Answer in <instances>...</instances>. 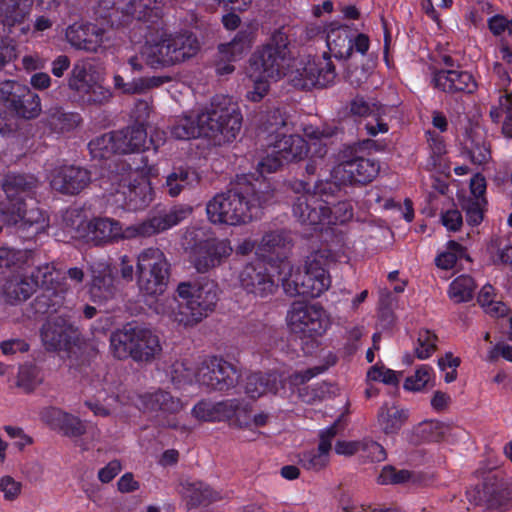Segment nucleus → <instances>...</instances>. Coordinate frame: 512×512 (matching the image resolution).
<instances>
[{
  "mask_svg": "<svg viewBox=\"0 0 512 512\" xmlns=\"http://www.w3.org/2000/svg\"><path fill=\"white\" fill-rule=\"evenodd\" d=\"M30 276L32 280H36L37 288L59 290V272L51 264L45 263L35 267Z\"/></svg>",
  "mask_w": 512,
  "mask_h": 512,
  "instance_id": "8fccbe9b",
  "label": "nucleus"
},
{
  "mask_svg": "<svg viewBox=\"0 0 512 512\" xmlns=\"http://www.w3.org/2000/svg\"><path fill=\"white\" fill-rule=\"evenodd\" d=\"M437 335L428 330L421 329L418 332L417 344L415 346V354L418 359H428L436 350Z\"/></svg>",
  "mask_w": 512,
  "mask_h": 512,
  "instance_id": "6e6d98bb",
  "label": "nucleus"
},
{
  "mask_svg": "<svg viewBox=\"0 0 512 512\" xmlns=\"http://www.w3.org/2000/svg\"><path fill=\"white\" fill-rule=\"evenodd\" d=\"M63 296L60 290L46 289L42 290L32 302V308L36 314L56 313L61 307Z\"/></svg>",
  "mask_w": 512,
  "mask_h": 512,
  "instance_id": "de8ad7c7",
  "label": "nucleus"
},
{
  "mask_svg": "<svg viewBox=\"0 0 512 512\" xmlns=\"http://www.w3.org/2000/svg\"><path fill=\"white\" fill-rule=\"evenodd\" d=\"M243 117L228 96H215L209 107L200 113L177 117L171 126V135L178 140L197 137L210 138L217 145L233 142L242 127Z\"/></svg>",
  "mask_w": 512,
  "mask_h": 512,
  "instance_id": "f03ea898",
  "label": "nucleus"
},
{
  "mask_svg": "<svg viewBox=\"0 0 512 512\" xmlns=\"http://www.w3.org/2000/svg\"><path fill=\"white\" fill-rule=\"evenodd\" d=\"M58 431L67 437L77 438L85 434L86 426L78 417L67 413Z\"/></svg>",
  "mask_w": 512,
  "mask_h": 512,
  "instance_id": "0e129e2a",
  "label": "nucleus"
},
{
  "mask_svg": "<svg viewBox=\"0 0 512 512\" xmlns=\"http://www.w3.org/2000/svg\"><path fill=\"white\" fill-rule=\"evenodd\" d=\"M113 6L121 11L124 22L134 18L158 26L163 17L162 0H116Z\"/></svg>",
  "mask_w": 512,
  "mask_h": 512,
  "instance_id": "bb28decb",
  "label": "nucleus"
},
{
  "mask_svg": "<svg viewBox=\"0 0 512 512\" xmlns=\"http://www.w3.org/2000/svg\"><path fill=\"white\" fill-rule=\"evenodd\" d=\"M324 252L319 251L313 260L306 263L303 274L296 275L292 280L282 278L284 290L288 295L317 298L330 287V277L318 259L324 257Z\"/></svg>",
  "mask_w": 512,
  "mask_h": 512,
  "instance_id": "2eb2a0df",
  "label": "nucleus"
},
{
  "mask_svg": "<svg viewBox=\"0 0 512 512\" xmlns=\"http://www.w3.org/2000/svg\"><path fill=\"white\" fill-rule=\"evenodd\" d=\"M82 121L80 113L54 105L43 112L39 125L44 133L61 136L76 130Z\"/></svg>",
  "mask_w": 512,
  "mask_h": 512,
  "instance_id": "393cba45",
  "label": "nucleus"
},
{
  "mask_svg": "<svg viewBox=\"0 0 512 512\" xmlns=\"http://www.w3.org/2000/svg\"><path fill=\"white\" fill-rule=\"evenodd\" d=\"M41 381L39 369L35 365H24L19 368L17 386L25 392L30 393L34 391Z\"/></svg>",
  "mask_w": 512,
  "mask_h": 512,
  "instance_id": "13d9d810",
  "label": "nucleus"
},
{
  "mask_svg": "<svg viewBox=\"0 0 512 512\" xmlns=\"http://www.w3.org/2000/svg\"><path fill=\"white\" fill-rule=\"evenodd\" d=\"M136 406L144 413L154 414L158 418V424L170 428H177L178 423L174 417L181 410V401L172 396L168 391L158 389L154 392H146L137 397Z\"/></svg>",
  "mask_w": 512,
  "mask_h": 512,
  "instance_id": "6ab92c4d",
  "label": "nucleus"
},
{
  "mask_svg": "<svg viewBox=\"0 0 512 512\" xmlns=\"http://www.w3.org/2000/svg\"><path fill=\"white\" fill-rule=\"evenodd\" d=\"M287 324L301 340L304 354H310L317 347V339L329 326V319L323 307L306 302H293L287 313Z\"/></svg>",
  "mask_w": 512,
  "mask_h": 512,
  "instance_id": "9d476101",
  "label": "nucleus"
},
{
  "mask_svg": "<svg viewBox=\"0 0 512 512\" xmlns=\"http://www.w3.org/2000/svg\"><path fill=\"white\" fill-rule=\"evenodd\" d=\"M408 419V411L396 406H382L378 412V423L385 434H397Z\"/></svg>",
  "mask_w": 512,
  "mask_h": 512,
  "instance_id": "37998d69",
  "label": "nucleus"
},
{
  "mask_svg": "<svg viewBox=\"0 0 512 512\" xmlns=\"http://www.w3.org/2000/svg\"><path fill=\"white\" fill-rule=\"evenodd\" d=\"M193 212L188 204H175L169 208L157 205L143 221L122 227L120 221L109 217L82 220L76 227L79 238L95 247H104L123 239L147 238L179 225Z\"/></svg>",
  "mask_w": 512,
  "mask_h": 512,
  "instance_id": "f257e3e1",
  "label": "nucleus"
},
{
  "mask_svg": "<svg viewBox=\"0 0 512 512\" xmlns=\"http://www.w3.org/2000/svg\"><path fill=\"white\" fill-rule=\"evenodd\" d=\"M177 295L185 303H177L172 299L173 308L170 318L173 322L184 327H193L200 323L215 309L218 301V284L207 277H201L194 282H181L176 289Z\"/></svg>",
  "mask_w": 512,
  "mask_h": 512,
  "instance_id": "6e6552de",
  "label": "nucleus"
},
{
  "mask_svg": "<svg viewBox=\"0 0 512 512\" xmlns=\"http://www.w3.org/2000/svg\"><path fill=\"white\" fill-rule=\"evenodd\" d=\"M330 461V454L321 451L320 448L301 452L298 455L299 465L308 471L319 472L327 467Z\"/></svg>",
  "mask_w": 512,
  "mask_h": 512,
  "instance_id": "3c124183",
  "label": "nucleus"
},
{
  "mask_svg": "<svg viewBox=\"0 0 512 512\" xmlns=\"http://www.w3.org/2000/svg\"><path fill=\"white\" fill-rule=\"evenodd\" d=\"M41 340L48 351H70L78 340L79 332L67 314L52 315L40 330Z\"/></svg>",
  "mask_w": 512,
  "mask_h": 512,
  "instance_id": "a211bd4d",
  "label": "nucleus"
},
{
  "mask_svg": "<svg viewBox=\"0 0 512 512\" xmlns=\"http://www.w3.org/2000/svg\"><path fill=\"white\" fill-rule=\"evenodd\" d=\"M476 284L470 275L462 274L449 285V298L455 303L469 302L474 297Z\"/></svg>",
  "mask_w": 512,
  "mask_h": 512,
  "instance_id": "a18cd8bd",
  "label": "nucleus"
},
{
  "mask_svg": "<svg viewBox=\"0 0 512 512\" xmlns=\"http://www.w3.org/2000/svg\"><path fill=\"white\" fill-rule=\"evenodd\" d=\"M116 131L95 137L88 143V149L93 159L107 160L114 154H121Z\"/></svg>",
  "mask_w": 512,
  "mask_h": 512,
  "instance_id": "a19ab883",
  "label": "nucleus"
},
{
  "mask_svg": "<svg viewBox=\"0 0 512 512\" xmlns=\"http://www.w3.org/2000/svg\"><path fill=\"white\" fill-rule=\"evenodd\" d=\"M272 197L273 188L269 183L259 182L258 179L253 182L248 175L238 176L226 192L216 194L207 203V216L214 224H246Z\"/></svg>",
  "mask_w": 512,
  "mask_h": 512,
  "instance_id": "7ed1b4c3",
  "label": "nucleus"
},
{
  "mask_svg": "<svg viewBox=\"0 0 512 512\" xmlns=\"http://www.w3.org/2000/svg\"><path fill=\"white\" fill-rule=\"evenodd\" d=\"M82 96L83 102L87 105L100 106L107 103L112 97V92L109 88L104 87L98 82V78L89 84V87L79 93Z\"/></svg>",
  "mask_w": 512,
  "mask_h": 512,
  "instance_id": "603ef678",
  "label": "nucleus"
},
{
  "mask_svg": "<svg viewBox=\"0 0 512 512\" xmlns=\"http://www.w3.org/2000/svg\"><path fill=\"white\" fill-rule=\"evenodd\" d=\"M117 140L119 141L121 154L136 153L137 154L133 161H138L139 164L132 167L129 165L130 170L139 171L141 174H148L151 172L153 164L150 163L149 157L144 154L149 147H146L147 143V130L143 123H135L124 129L116 131Z\"/></svg>",
  "mask_w": 512,
  "mask_h": 512,
  "instance_id": "aec40b11",
  "label": "nucleus"
},
{
  "mask_svg": "<svg viewBox=\"0 0 512 512\" xmlns=\"http://www.w3.org/2000/svg\"><path fill=\"white\" fill-rule=\"evenodd\" d=\"M37 179L32 175L8 174L2 189L6 195L1 212L9 224L17 226L20 237L34 239L48 227V220L33 198Z\"/></svg>",
  "mask_w": 512,
  "mask_h": 512,
  "instance_id": "20e7f679",
  "label": "nucleus"
},
{
  "mask_svg": "<svg viewBox=\"0 0 512 512\" xmlns=\"http://www.w3.org/2000/svg\"><path fill=\"white\" fill-rule=\"evenodd\" d=\"M288 125V117L280 108L269 109L260 118V130L267 134V142L289 131Z\"/></svg>",
  "mask_w": 512,
  "mask_h": 512,
  "instance_id": "79ce46f5",
  "label": "nucleus"
},
{
  "mask_svg": "<svg viewBox=\"0 0 512 512\" xmlns=\"http://www.w3.org/2000/svg\"><path fill=\"white\" fill-rule=\"evenodd\" d=\"M186 497L188 498L189 506L197 507L216 501L218 499V493L215 492L208 484L197 481L187 484Z\"/></svg>",
  "mask_w": 512,
  "mask_h": 512,
  "instance_id": "49530a36",
  "label": "nucleus"
},
{
  "mask_svg": "<svg viewBox=\"0 0 512 512\" xmlns=\"http://www.w3.org/2000/svg\"><path fill=\"white\" fill-rule=\"evenodd\" d=\"M426 137L430 150L429 165L436 168L441 165L443 156L447 152L446 144L444 138L434 131H427Z\"/></svg>",
  "mask_w": 512,
  "mask_h": 512,
  "instance_id": "4d7b16f0",
  "label": "nucleus"
},
{
  "mask_svg": "<svg viewBox=\"0 0 512 512\" xmlns=\"http://www.w3.org/2000/svg\"><path fill=\"white\" fill-rule=\"evenodd\" d=\"M278 268V265L257 257L248 262L241 270L240 285L248 294L266 298L278 289L279 279H275V272Z\"/></svg>",
  "mask_w": 512,
  "mask_h": 512,
  "instance_id": "dca6fc26",
  "label": "nucleus"
},
{
  "mask_svg": "<svg viewBox=\"0 0 512 512\" xmlns=\"http://www.w3.org/2000/svg\"><path fill=\"white\" fill-rule=\"evenodd\" d=\"M238 399L212 401L202 399L192 409L193 416L205 422H222L231 420L237 411Z\"/></svg>",
  "mask_w": 512,
  "mask_h": 512,
  "instance_id": "c756f323",
  "label": "nucleus"
},
{
  "mask_svg": "<svg viewBox=\"0 0 512 512\" xmlns=\"http://www.w3.org/2000/svg\"><path fill=\"white\" fill-rule=\"evenodd\" d=\"M467 149L469 158L473 164L483 165L491 158L490 145L484 140L472 139Z\"/></svg>",
  "mask_w": 512,
  "mask_h": 512,
  "instance_id": "e2e57ef3",
  "label": "nucleus"
},
{
  "mask_svg": "<svg viewBox=\"0 0 512 512\" xmlns=\"http://www.w3.org/2000/svg\"><path fill=\"white\" fill-rule=\"evenodd\" d=\"M433 86L450 95L474 94L478 89V83L474 75L462 69H439L433 73Z\"/></svg>",
  "mask_w": 512,
  "mask_h": 512,
  "instance_id": "5701e85b",
  "label": "nucleus"
},
{
  "mask_svg": "<svg viewBox=\"0 0 512 512\" xmlns=\"http://www.w3.org/2000/svg\"><path fill=\"white\" fill-rule=\"evenodd\" d=\"M255 39V33L250 28L240 29L234 38L228 43L218 46L220 61L216 65V72L219 75H227L234 71L232 62L241 59L248 51Z\"/></svg>",
  "mask_w": 512,
  "mask_h": 512,
  "instance_id": "b1692460",
  "label": "nucleus"
},
{
  "mask_svg": "<svg viewBox=\"0 0 512 512\" xmlns=\"http://www.w3.org/2000/svg\"><path fill=\"white\" fill-rule=\"evenodd\" d=\"M277 391V377L273 373L254 372L246 377L244 392L252 398L257 399L266 393Z\"/></svg>",
  "mask_w": 512,
  "mask_h": 512,
  "instance_id": "58836bf2",
  "label": "nucleus"
},
{
  "mask_svg": "<svg viewBox=\"0 0 512 512\" xmlns=\"http://www.w3.org/2000/svg\"><path fill=\"white\" fill-rule=\"evenodd\" d=\"M104 30L90 22H74L65 31L67 42L76 50L97 52L102 45Z\"/></svg>",
  "mask_w": 512,
  "mask_h": 512,
  "instance_id": "cd10ccee",
  "label": "nucleus"
},
{
  "mask_svg": "<svg viewBox=\"0 0 512 512\" xmlns=\"http://www.w3.org/2000/svg\"><path fill=\"white\" fill-rule=\"evenodd\" d=\"M143 56L145 64L155 69L176 64L167 34H163L159 42L146 45L143 49Z\"/></svg>",
  "mask_w": 512,
  "mask_h": 512,
  "instance_id": "c9c22d12",
  "label": "nucleus"
},
{
  "mask_svg": "<svg viewBox=\"0 0 512 512\" xmlns=\"http://www.w3.org/2000/svg\"><path fill=\"white\" fill-rule=\"evenodd\" d=\"M200 181L198 173L190 167L174 168L166 177L164 188L170 197H177L186 188H192Z\"/></svg>",
  "mask_w": 512,
  "mask_h": 512,
  "instance_id": "72a5a7b5",
  "label": "nucleus"
},
{
  "mask_svg": "<svg viewBox=\"0 0 512 512\" xmlns=\"http://www.w3.org/2000/svg\"><path fill=\"white\" fill-rule=\"evenodd\" d=\"M288 131L281 133L274 139L267 142L270 148H274L275 152L287 162H297L304 159L308 155V143L298 134H287Z\"/></svg>",
  "mask_w": 512,
  "mask_h": 512,
  "instance_id": "7c9ffc66",
  "label": "nucleus"
},
{
  "mask_svg": "<svg viewBox=\"0 0 512 512\" xmlns=\"http://www.w3.org/2000/svg\"><path fill=\"white\" fill-rule=\"evenodd\" d=\"M363 463L381 462L387 457L386 451L381 444L371 439L361 440V448L358 454Z\"/></svg>",
  "mask_w": 512,
  "mask_h": 512,
  "instance_id": "052dcab7",
  "label": "nucleus"
},
{
  "mask_svg": "<svg viewBox=\"0 0 512 512\" xmlns=\"http://www.w3.org/2000/svg\"><path fill=\"white\" fill-rule=\"evenodd\" d=\"M170 263L159 248H146L137 258V284L145 296L156 297L167 289Z\"/></svg>",
  "mask_w": 512,
  "mask_h": 512,
  "instance_id": "f8f14e48",
  "label": "nucleus"
},
{
  "mask_svg": "<svg viewBox=\"0 0 512 512\" xmlns=\"http://www.w3.org/2000/svg\"><path fill=\"white\" fill-rule=\"evenodd\" d=\"M33 0H0V21L9 28L24 22L30 14Z\"/></svg>",
  "mask_w": 512,
  "mask_h": 512,
  "instance_id": "4c0bfd02",
  "label": "nucleus"
},
{
  "mask_svg": "<svg viewBox=\"0 0 512 512\" xmlns=\"http://www.w3.org/2000/svg\"><path fill=\"white\" fill-rule=\"evenodd\" d=\"M412 474L406 469L397 470L391 465L384 466L378 476L381 485L402 484L410 480Z\"/></svg>",
  "mask_w": 512,
  "mask_h": 512,
  "instance_id": "680f3d73",
  "label": "nucleus"
},
{
  "mask_svg": "<svg viewBox=\"0 0 512 512\" xmlns=\"http://www.w3.org/2000/svg\"><path fill=\"white\" fill-rule=\"evenodd\" d=\"M10 85L6 83L4 94L0 97V133L2 135L13 131V117L31 120L37 118L41 111V99L39 95L29 88H23L20 92L9 91Z\"/></svg>",
  "mask_w": 512,
  "mask_h": 512,
  "instance_id": "4468645a",
  "label": "nucleus"
},
{
  "mask_svg": "<svg viewBox=\"0 0 512 512\" xmlns=\"http://www.w3.org/2000/svg\"><path fill=\"white\" fill-rule=\"evenodd\" d=\"M290 40L283 28L275 30L268 42L258 48L250 57V70L257 78L256 89L261 92H253V100L263 98L268 89L267 81L278 80L285 75L290 65L291 52Z\"/></svg>",
  "mask_w": 512,
  "mask_h": 512,
  "instance_id": "0eeeda50",
  "label": "nucleus"
},
{
  "mask_svg": "<svg viewBox=\"0 0 512 512\" xmlns=\"http://www.w3.org/2000/svg\"><path fill=\"white\" fill-rule=\"evenodd\" d=\"M367 377L372 381L382 382L387 385L397 386L399 383V374L396 371L385 369L378 365H374L368 370Z\"/></svg>",
  "mask_w": 512,
  "mask_h": 512,
  "instance_id": "69168bd1",
  "label": "nucleus"
},
{
  "mask_svg": "<svg viewBox=\"0 0 512 512\" xmlns=\"http://www.w3.org/2000/svg\"><path fill=\"white\" fill-rule=\"evenodd\" d=\"M433 373L431 366L427 364L419 366L413 375L405 379L404 389L412 392L421 391L428 384Z\"/></svg>",
  "mask_w": 512,
  "mask_h": 512,
  "instance_id": "bf43d9fd",
  "label": "nucleus"
},
{
  "mask_svg": "<svg viewBox=\"0 0 512 512\" xmlns=\"http://www.w3.org/2000/svg\"><path fill=\"white\" fill-rule=\"evenodd\" d=\"M475 476L481 482L467 489L466 496L470 503L499 511L511 507L512 490L501 476L491 470H477Z\"/></svg>",
  "mask_w": 512,
  "mask_h": 512,
  "instance_id": "ddd939ff",
  "label": "nucleus"
},
{
  "mask_svg": "<svg viewBox=\"0 0 512 512\" xmlns=\"http://www.w3.org/2000/svg\"><path fill=\"white\" fill-rule=\"evenodd\" d=\"M352 40L353 30L349 26L330 27L326 35L329 53L324 52L321 57L308 60L293 71L290 79L293 86L302 90H310L331 85L337 75L331 55L337 59L350 58L353 51Z\"/></svg>",
  "mask_w": 512,
  "mask_h": 512,
  "instance_id": "39448f33",
  "label": "nucleus"
},
{
  "mask_svg": "<svg viewBox=\"0 0 512 512\" xmlns=\"http://www.w3.org/2000/svg\"><path fill=\"white\" fill-rule=\"evenodd\" d=\"M328 147L322 141L313 142L311 146L308 145V158L305 170L308 175H314L318 170L326 169L329 165L328 162Z\"/></svg>",
  "mask_w": 512,
  "mask_h": 512,
  "instance_id": "09e8293b",
  "label": "nucleus"
},
{
  "mask_svg": "<svg viewBox=\"0 0 512 512\" xmlns=\"http://www.w3.org/2000/svg\"><path fill=\"white\" fill-rule=\"evenodd\" d=\"M36 290V280H32L31 276L26 274L13 276L4 285V294L11 304L26 301Z\"/></svg>",
  "mask_w": 512,
  "mask_h": 512,
  "instance_id": "f704fd0d",
  "label": "nucleus"
},
{
  "mask_svg": "<svg viewBox=\"0 0 512 512\" xmlns=\"http://www.w3.org/2000/svg\"><path fill=\"white\" fill-rule=\"evenodd\" d=\"M317 193H305L298 196L293 203L292 211L297 220L313 231H322L324 225H342L353 218V207L348 201H339L331 208L328 200L322 196L328 192L333 194L338 187L334 183L326 182L316 186Z\"/></svg>",
  "mask_w": 512,
  "mask_h": 512,
  "instance_id": "423d86ee",
  "label": "nucleus"
},
{
  "mask_svg": "<svg viewBox=\"0 0 512 512\" xmlns=\"http://www.w3.org/2000/svg\"><path fill=\"white\" fill-rule=\"evenodd\" d=\"M232 251L228 239L208 238L195 245L192 263L198 272L205 273L221 265Z\"/></svg>",
  "mask_w": 512,
  "mask_h": 512,
  "instance_id": "4be33fe9",
  "label": "nucleus"
},
{
  "mask_svg": "<svg viewBox=\"0 0 512 512\" xmlns=\"http://www.w3.org/2000/svg\"><path fill=\"white\" fill-rule=\"evenodd\" d=\"M90 182L89 170L75 165H62L54 170L50 183L54 190L62 194L77 195Z\"/></svg>",
  "mask_w": 512,
  "mask_h": 512,
  "instance_id": "a878e982",
  "label": "nucleus"
},
{
  "mask_svg": "<svg viewBox=\"0 0 512 512\" xmlns=\"http://www.w3.org/2000/svg\"><path fill=\"white\" fill-rule=\"evenodd\" d=\"M486 199L466 198L461 202V209L465 212L466 222L471 227L480 225L483 221Z\"/></svg>",
  "mask_w": 512,
  "mask_h": 512,
  "instance_id": "864d4df0",
  "label": "nucleus"
},
{
  "mask_svg": "<svg viewBox=\"0 0 512 512\" xmlns=\"http://www.w3.org/2000/svg\"><path fill=\"white\" fill-rule=\"evenodd\" d=\"M167 38L176 63L184 62L193 57L200 49L197 36L190 31H184L175 35L167 34Z\"/></svg>",
  "mask_w": 512,
  "mask_h": 512,
  "instance_id": "e433bc0d",
  "label": "nucleus"
},
{
  "mask_svg": "<svg viewBox=\"0 0 512 512\" xmlns=\"http://www.w3.org/2000/svg\"><path fill=\"white\" fill-rule=\"evenodd\" d=\"M490 118L494 123L502 122L503 135L512 138V95L504 94L499 97L498 105L490 110Z\"/></svg>",
  "mask_w": 512,
  "mask_h": 512,
  "instance_id": "c03bdc74",
  "label": "nucleus"
},
{
  "mask_svg": "<svg viewBox=\"0 0 512 512\" xmlns=\"http://www.w3.org/2000/svg\"><path fill=\"white\" fill-rule=\"evenodd\" d=\"M287 162L281 157L280 154L275 152V149L272 148V151L267 154L257 165V172L259 176L257 178L254 175H249L252 177V181L255 182V179H258L259 182L265 181L271 185L269 181L265 179V174H270L276 172Z\"/></svg>",
  "mask_w": 512,
  "mask_h": 512,
  "instance_id": "5fc2aeb1",
  "label": "nucleus"
},
{
  "mask_svg": "<svg viewBox=\"0 0 512 512\" xmlns=\"http://www.w3.org/2000/svg\"><path fill=\"white\" fill-rule=\"evenodd\" d=\"M66 414L67 412H64L60 408L46 407L41 411L40 417L41 420L51 429L58 431L66 417Z\"/></svg>",
  "mask_w": 512,
  "mask_h": 512,
  "instance_id": "774afa93",
  "label": "nucleus"
},
{
  "mask_svg": "<svg viewBox=\"0 0 512 512\" xmlns=\"http://www.w3.org/2000/svg\"><path fill=\"white\" fill-rule=\"evenodd\" d=\"M110 349L120 360L151 362L162 351L159 337L149 328L127 323L110 336Z\"/></svg>",
  "mask_w": 512,
  "mask_h": 512,
  "instance_id": "1a4fd4ad",
  "label": "nucleus"
},
{
  "mask_svg": "<svg viewBox=\"0 0 512 512\" xmlns=\"http://www.w3.org/2000/svg\"><path fill=\"white\" fill-rule=\"evenodd\" d=\"M240 370L222 357L211 356L203 361L197 373L198 382L208 389L226 392L236 387Z\"/></svg>",
  "mask_w": 512,
  "mask_h": 512,
  "instance_id": "f3484780",
  "label": "nucleus"
},
{
  "mask_svg": "<svg viewBox=\"0 0 512 512\" xmlns=\"http://www.w3.org/2000/svg\"><path fill=\"white\" fill-rule=\"evenodd\" d=\"M291 247L292 241L284 230L267 232L259 244L260 258L274 262L278 267L285 266Z\"/></svg>",
  "mask_w": 512,
  "mask_h": 512,
  "instance_id": "c85d7f7f",
  "label": "nucleus"
},
{
  "mask_svg": "<svg viewBox=\"0 0 512 512\" xmlns=\"http://www.w3.org/2000/svg\"><path fill=\"white\" fill-rule=\"evenodd\" d=\"M22 483L16 481L12 476L5 475L0 478V492L3 493L5 501L13 502L21 495Z\"/></svg>",
  "mask_w": 512,
  "mask_h": 512,
  "instance_id": "338daca9",
  "label": "nucleus"
},
{
  "mask_svg": "<svg viewBox=\"0 0 512 512\" xmlns=\"http://www.w3.org/2000/svg\"><path fill=\"white\" fill-rule=\"evenodd\" d=\"M123 197V207L127 211L143 210L152 202L154 191L150 180L141 176L134 179L121 193Z\"/></svg>",
  "mask_w": 512,
  "mask_h": 512,
  "instance_id": "2f4dec72",
  "label": "nucleus"
},
{
  "mask_svg": "<svg viewBox=\"0 0 512 512\" xmlns=\"http://www.w3.org/2000/svg\"><path fill=\"white\" fill-rule=\"evenodd\" d=\"M356 146L371 149L375 141L366 139L346 146L340 154V162L334 167L333 175L344 185L363 186L371 183L379 174L380 164L376 159L355 155Z\"/></svg>",
  "mask_w": 512,
  "mask_h": 512,
  "instance_id": "9b49d317",
  "label": "nucleus"
},
{
  "mask_svg": "<svg viewBox=\"0 0 512 512\" xmlns=\"http://www.w3.org/2000/svg\"><path fill=\"white\" fill-rule=\"evenodd\" d=\"M91 282L89 294L95 303L113 299L118 291V269L106 261H96L90 265Z\"/></svg>",
  "mask_w": 512,
  "mask_h": 512,
  "instance_id": "412c9836",
  "label": "nucleus"
},
{
  "mask_svg": "<svg viewBox=\"0 0 512 512\" xmlns=\"http://www.w3.org/2000/svg\"><path fill=\"white\" fill-rule=\"evenodd\" d=\"M97 78L95 66L90 61L78 60L69 73L68 87L72 91L82 93Z\"/></svg>",
  "mask_w": 512,
  "mask_h": 512,
  "instance_id": "ea45409f",
  "label": "nucleus"
},
{
  "mask_svg": "<svg viewBox=\"0 0 512 512\" xmlns=\"http://www.w3.org/2000/svg\"><path fill=\"white\" fill-rule=\"evenodd\" d=\"M36 250H15L8 247H0V273L6 270L24 271L35 264Z\"/></svg>",
  "mask_w": 512,
  "mask_h": 512,
  "instance_id": "473e14b6",
  "label": "nucleus"
}]
</instances>
